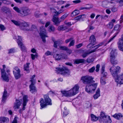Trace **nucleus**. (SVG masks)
<instances>
[{"label": "nucleus", "mask_w": 123, "mask_h": 123, "mask_svg": "<svg viewBox=\"0 0 123 123\" xmlns=\"http://www.w3.org/2000/svg\"><path fill=\"white\" fill-rule=\"evenodd\" d=\"M45 102L43 99L41 98L40 101L41 109L45 107L46 106L48 105H52L51 99L49 98L47 95H45L44 96Z\"/></svg>", "instance_id": "obj_1"}, {"label": "nucleus", "mask_w": 123, "mask_h": 123, "mask_svg": "<svg viewBox=\"0 0 123 123\" xmlns=\"http://www.w3.org/2000/svg\"><path fill=\"white\" fill-rule=\"evenodd\" d=\"M98 83H93L92 82L90 84L87 85L86 87V91L89 93H94L96 90Z\"/></svg>", "instance_id": "obj_2"}, {"label": "nucleus", "mask_w": 123, "mask_h": 123, "mask_svg": "<svg viewBox=\"0 0 123 123\" xmlns=\"http://www.w3.org/2000/svg\"><path fill=\"white\" fill-rule=\"evenodd\" d=\"M35 77V75H34L30 78L31 80L30 81L31 82V84L29 86V88L30 91L32 93H33L37 91L36 87L34 85L36 83V80L34 79Z\"/></svg>", "instance_id": "obj_3"}, {"label": "nucleus", "mask_w": 123, "mask_h": 123, "mask_svg": "<svg viewBox=\"0 0 123 123\" xmlns=\"http://www.w3.org/2000/svg\"><path fill=\"white\" fill-rule=\"evenodd\" d=\"M56 70L57 74H60L66 76H68L70 74L69 70L65 67L62 68H56Z\"/></svg>", "instance_id": "obj_4"}, {"label": "nucleus", "mask_w": 123, "mask_h": 123, "mask_svg": "<svg viewBox=\"0 0 123 123\" xmlns=\"http://www.w3.org/2000/svg\"><path fill=\"white\" fill-rule=\"evenodd\" d=\"M121 68L119 66L115 67L114 66H112L110 69V70L113 77H114L117 75V73L120 70Z\"/></svg>", "instance_id": "obj_5"}, {"label": "nucleus", "mask_w": 123, "mask_h": 123, "mask_svg": "<svg viewBox=\"0 0 123 123\" xmlns=\"http://www.w3.org/2000/svg\"><path fill=\"white\" fill-rule=\"evenodd\" d=\"M93 79L92 76L87 75L82 77L81 80L83 83L87 85L92 82Z\"/></svg>", "instance_id": "obj_6"}, {"label": "nucleus", "mask_w": 123, "mask_h": 123, "mask_svg": "<svg viewBox=\"0 0 123 123\" xmlns=\"http://www.w3.org/2000/svg\"><path fill=\"white\" fill-rule=\"evenodd\" d=\"M53 57L55 60L59 61L63 59H67L68 58L67 55L63 53L57 54L53 55Z\"/></svg>", "instance_id": "obj_7"}, {"label": "nucleus", "mask_w": 123, "mask_h": 123, "mask_svg": "<svg viewBox=\"0 0 123 123\" xmlns=\"http://www.w3.org/2000/svg\"><path fill=\"white\" fill-rule=\"evenodd\" d=\"M115 50H112L110 54V61L112 64H116L117 63V60L115 59Z\"/></svg>", "instance_id": "obj_8"}, {"label": "nucleus", "mask_w": 123, "mask_h": 123, "mask_svg": "<svg viewBox=\"0 0 123 123\" xmlns=\"http://www.w3.org/2000/svg\"><path fill=\"white\" fill-rule=\"evenodd\" d=\"M115 81L120 84H123V73L118 75H117L114 77Z\"/></svg>", "instance_id": "obj_9"}, {"label": "nucleus", "mask_w": 123, "mask_h": 123, "mask_svg": "<svg viewBox=\"0 0 123 123\" xmlns=\"http://www.w3.org/2000/svg\"><path fill=\"white\" fill-rule=\"evenodd\" d=\"M13 72L16 79H18L20 77V70L18 67H16L14 68Z\"/></svg>", "instance_id": "obj_10"}, {"label": "nucleus", "mask_w": 123, "mask_h": 123, "mask_svg": "<svg viewBox=\"0 0 123 123\" xmlns=\"http://www.w3.org/2000/svg\"><path fill=\"white\" fill-rule=\"evenodd\" d=\"M30 11L28 7H23L21 8L20 16L22 17L27 16L29 14Z\"/></svg>", "instance_id": "obj_11"}, {"label": "nucleus", "mask_w": 123, "mask_h": 123, "mask_svg": "<svg viewBox=\"0 0 123 123\" xmlns=\"http://www.w3.org/2000/svg\"><path fill=\"white\" fill-rule=\"evenodd\" d=\"M1 77L3 80L5 81L8 82L9 81V79L8 75L5 72V70H1Z\"/></svg>", "instance_id": "obj_12"}, {"label": "nucleus", "mask_w": 123, "mask_h": 123, "mask_svg": "<svg viewBox=\"0 0 123 123\" xmlns=\"http://www.w3.org/2000/svg\"><path fill=\"white\" fill-rule=\"evenodd\" d=\"M119 49L123 51V34L121 36V38L118 39L117 43Z\"/></svg>", "instance_id": "obj_13"}, {"label": "nucleus", "mask_w": 123, "mask_h": 123, "mask_svg": "<svg viewBox=\"0 0 123 123\" xmlns=\"http://www.w3.org/2000/svg\"><path fill=\"white\" fill-rule=\"evenodd\" d=\"M39 33L40 35L42 41L44 43L46 42L45 37H48L46 32L44 31H40Z\"/></svg>", "instance_id": "obj_14"}, {"label": "nucleus", "mask_w": 123, "mask_h": 123, "mask_svg": "<svg viewBox=\"0 0 123 123\" xmlns=\"http://www.w3.org/2000/svg\"><path fill=\"white\" fill-rule=\"evenodd\" d=\"M52 21L54 23V25L56 26H58L61 22L58 18L55 16H53Z\"/></svg>", "instance_id": "obj_15"}, {"label": "nucleus", "mask_w": 123, "mask_h": 123, "mask_svg": "<svg viewBox=\"0 0 123 123\" xmlns=\"http://www.w3.org/2000/svg\"><path fill=\"white\" fill-rule=\"evenodd\" d=\"M22 100H16V103L14 104L13 108L15 110L18 109L19 106L21 104Z\"/></svg>", "instance_id": "obj_16"}, {"label": "nucleus", "mask_w": 123, "mask_h": 123, "mask_svg": "<svg viewBox=\"0 0 123 123\" xmlns=\"http://www.w3.org/2000/svg\"><path fill=\"white\" fill-rule=\"evenodd\" d=\"M13 37L14 39H16L17 40V42L18 45V43H20V44L22 43V38L21 37L18 36L17 34H14L13 35Z\"/></svg>", "instance_id": "obj_17"}, {"label": "nucleus", "mask_w": 123, "mask_h": 123, "mask_svg": "<svg viewBox=\"0 0 123 123\" xmlns=\"http://www.w3.org/2000/svg\"><path fill=\"white\" fill-rule=\"evenodd\" d=\"M71 96L76 95L77 92V85H75L71 89L69 90Z\"/></svg>", "instance_id": "obj_18"}, {"label": "nucleus", "mask_w": 123, "mask_h": 123, "mask_svg": "<svg viewBox=\"0 0 123 123\" xmlns=\"http://www.w3.org/2000/svg\"><path fill=\"white\" fill-rule=\"evenodd\" d=\"M28 97L26 95H24L23 98V107L22 109L24 110L25 109V106L26 105V103L28 101L27 99Z\"/></svg>", "instance_id": "obj_19"}, {"label": "nucleus", "mask_w": 123, "mask_h": 123, "mask_svg": "<svg viewBox=\"0 0 123 123\" xmlns=\"http://www.w3.org/2000/svg\"><path fill=\"white\" fill-rule=\"evenodd\" d=\"M7 92L6 90H5L3 94L1 100V103H4L5 102L7 98Z\"/></svg>", "instance_id": "obj_20"}, {"label": "nucleus", "mask_w": 123, "mask_h": 123, "mask_svg": "<svg viewBox=\"0 0 123 123\" xmlns=\"http://www.w3.org/2000/svg\"><path fill=\"white\" fill-rule=\"evenodd\" d=\"M52 12H53L54 13V16H56L59 15L60 13L63 11V10L62 9L60 10L58 12H57L53 8H51Z\"/></svg>", "instance_id": "obj_21"}, {"label": "nucleus", "mask_w": 123, "mask_h": 123, "mask_svg": "<svg viewBox=\"0 0 123 123\" xmlns=\"http://www.w3.org/2000/svg\"><path fill=\"white\" fill-rule=\"evenodd\" d=\"M9 119L4 117H0V123H8Z\"/></svg>", "instance_id": "obj_22"}, {"label": "nucleus", "mask_w": 123, "mask_h": 123, "mask_svg": "<svg viewBox=\"0 0 123 123\" xmlns=\"http://www.w3.org/2000/svg\"><path fill=\"white\" fill-rule=\"evenodd\" d=\"M61 92L63 96L67 97L71 96L69 91H67L64 90L61 91Z\"/></svg>", "instance_id": "obj_23"}, {"label": "nucleus", "mask_w": 123, "mask_h": 123, "mask_svg": "<svg viewBox=\"0 0 123 123\" xmlns=\"http://www.w3.org/2000/svg\"><path fill=\"white\" fill-rule=\"evenodd\" d=\"M11 21L15 25L17 26H18L20 28V26H21V24L22 23H21V22L20 21H16L15 20H11Z\"/></svg>", "instance_id": "obj_24"}, {"label": "nucleus", "mask_w": 123, "mask_h": 123, "mask_svg": "<svg viewBox=\"0 0 123 123\" xmlns=\"http://www.w3.org/2000/svg\"><path fill=\"white\" fill-rule=\"evenodd\" d=\"M112 116L113 117L117 120L120 119L123 117V115L121 113L115 114Z\"/></svg>", "instance_id": "obj_25"}, {"label": "nucleus", "mask_w": 123, "mask_h": 123, "mask_svg": "<svg viewBox=\"0 0 123 123\" xmlns=\"http://www.w3.org/2000/svg\"><path fill=\"white\" fill-rule=\"evenodd\" d=\"M96 40L95 36L93 35H92L90 37L89 42L90 43H92L96 44Z\"/></svg>", "instance_id": "obj_26"}, {"label": "nucleus", "mask_w": 123, "mask_h": 123, "mask_svg": "<svg viewBox=\"0 0 123 123\" xmlns=\"http://www.w3.org/2000/svg\"><path fill=\"white\" fill-rule=\"evenodd\" d=\"M100 90L99 88L97 89L96 92V94L93 96V97L94 99H96L100 95Z\"/></svg>", "instance_id": "obj_27"}, {"label": "nucleus", "mask_w": 123, "mask_h": 123, "mask_svg": "<svg viewBox=\"0 0 123 123\" xmlns=\"http://www.w3.org/2000/svg\"><path fill=\"white\" fill-rule=\"evenodd\" d=\"M21 23L22 24H21L20 28L21 30H23V29L22 26L23 27H28L29 26V23H28L26 22H21Z\"/></svg>", "instance_id": "obj_28"}, {"label": "nucleus", "mask_w": 123, "mask_h": 123, "mask_svg": "<svg viewBox=\"0 0 123 123\" xmlns=\"http://www.w3.org/2000/svg\"><path fill=\"white\" fill-rule=\"evenodd\" d=\"M1 11L2 13H6L9 11V9L8 8L5 6H3L1 8Z\"/></svg>", "instance_id": "obj_29"}, {"label": "nucleus", "mask_w": 123, "mask_h": 123, "mask_svg": "<svg viewBox=\"0 0 123 123\" xmlns=\"http://www.w3.org/2000/svg\"><path fill=\"white\" fill-rule=\"evenodd\" d=\"M91 120L93 122L96 121H97L98 119V117L92 114H91Z\"/></svg>", "instance_id": "obj_30"}, {"label": "nucleus", "mask_w": 123, "mask_h": 123, "mask_svg": "<svg viewBox=\"0 0 123 123\" xmlns=\"http://www.w3.org/2000/svg\"><path fill=\"white\" fill-rule=\"evenodd\" d=\"M103 45V43H100V44H98L97 45H96L93 47H92V48H94V49L90 51L91 52H92V53L94 52L95 51H96V49H97L100 46L102 45Z\"/></svg>", "instance_id": "obj_31"}, {"label": "nucleus", "mask_w": 123, "mask_h": 123, "mask_svg": "<svg viewBox=\"0 0 123 123\" xmlns=\"http://www.w3.org/2000/svg\"><path fill=\"white\" fill-rule=\"evenodd\" d=\"M18 45L20 48L21 49L22 51H25L26 48L23 43L21 44H20V43H18Z\"/></svg>", "instance_id": "obj_32"}, {"label": "nucleus", "mask_w": 123, "mask_h": 123, "mask_svg": "<svg viewBox=\"0 0 123 123\" xmlns=\"http://www.w3.org/2000/svg\"><path fill=\"white\" fill-rule=\"evenodd\" d=\"M86 16L84 14L77 16V21L84 20L83 18L85 17Z\"/></svg>", "instance_id": "obj_33"}, {"label": "nucleus", "mask_w": 123, "mask_h": 123, "mask_svg": "<svg viewBox=\"0 0 123 123\" xmlns=\"http://www.w3.org/2000/svg\"><path fill=\"white\" fill-rule=\"evenodd\" d=\"M67 27L64 25H61L58 26L57 29L59 31L65 30H66Z\"/></svg>", "instance_id": "obj_34"}, {"label": "nucleus", "mask_w": 123, "mask_h": 123, "mask_svg": "<svg viewBox=\"0 0 123 123\" xmlns=\"http://www.w3.org/2000/svg\"><path fill=\"white\" fill-rule=\"evenodd\" d=\"M54 43V47L55 48H57V46L61 44L60 42L59 41H55L54 40H53Z\"/></svg>", "instance_id": "obj_35"}, {"label": "nucleus", "mask_w": 123, "mask_h": 123, "mask_svg": "<svg viewBox=\"0 0 123 123\" xmlns=\"http://www.w3.org/2000/svg\"><path fill=\"white\" fill-rule=\"evenodd\" d=\"M30 64V63H27L25 64L24 65V68L25 70L27 71H29V65Z\"/></svg>", "instance_id": "obj_36"}, {"label": "nucleus", "mask_w": 123, "mask_h": 123, "mask_svg": "<svg viewBox=\"0 0 123 123\" xmlns=\"http://www.w3.org/2000/svg\"><path fill=\"white\" fill-rule=\"evenodd\" d=\"M100 118H101L102 120H106L107 118L106 116L105 115V114L103 113L102 112L101 113Z\"/></svg>", "instance_id": "obj_37"}, {"label": "nucleus", "mask_w": 123, "mask_h": 123, "mask_svg": "<svg viewBox=\"0 0 123 123\" xmlns=\"http://www.w3.org/2000/svg\"><path fill=\"white\" fill-rule=\"evenodd\" d=\"M31 56L32 59V60H34L35 58H36L37 57L38 55L36 53H35V54H31Z\"/></svg>", "instance_id": "obj_38"}, {"label": "nucleus", "mask_w": 123, "mask_h": 123, "mask_svg": "<svg viewBox=\"0 0 123 123\" xmlns=\"http://www.w3.org/2000/svg\"><path fill=\"white\" fill-rule=\"evenodd\" d=\"M120 26L118 25H115L114 27V30L116 31H119L120 30Z\"/></svg>", "instance_id": "obj_39"}, {"label": "nucleus", "mask_w": 123, "mask_h": 123, "mask_svg": "<svg viewBox=\"0 0 123 123\" xmlns=\"http://www.w3.org/2000/svg\"><path fill=\"white\" fill-rule=\"evenodd\" d=\"M92 53L90 51L87 52L85 53L82 55V56L83 58H84L86 57L88 55Z\"/></svg>", "instance_id": "obj_40"}, {"label": "nucleus", "mask_w": 123, "mask_h": 123, "mask_svg": "<svg viewBox=\"0 0 123 123\" xmlns=\"http://www.w3.org/2000/svg\"><path fill=\"white\" fill-rule=\"evenodd\" d=\"M105 79V78L103 77H101L100 82L101 84L102 85L105 84L106 83Z\"/></svg>", "instance_id": "obj_41"}, {"label": "nucleus", "mask_w": 123, "mask_h": 123, "mask_svg": "<svg viewBox=\"0 0 123 123\" xmlns=\"http://www.w3.org/2000/svg\"><path fill=\"white\" fill-rule=\"evenodd\" d=\"M8 53L9 54L13 53L15 52V50L14 48H12L8 50Z\"/></svg>", "instance_id": "obj_42"}, {"label": "nucleus", "mask_w": 123, "mask_h": 123, "mask_svg": "<svg viewBox=\"0 0 123 123\" xmlns=\"http://www.w3.org/2000/svg\"><path fill=\"white\" fill-rule=\"evenodd\" d=\"M96 44L94 43H90L87 46V47L88 48H92V47Z\"/></svg>", "instance_id": "obj_43"}, {"label": "nucleus", "mask_w": 123, "mask_h": 123, "mask_svg": "<svg viewBox=\"0 0 123 123\" xmlns=\"http://www.w3.org/2000/svg\"><path fill=\"white\" fill-rule=\"evenodd\" d=\"M68 15V14L65 13L61 16L60 19L62 20H63L67 17Z\"/></svg>", "instance_id": "obj_44"}, {"label": "nucleus", "mask_w": 123, "mask_h": 123, "mask_svg": "<svg viewBox=\"0 0 123 123\" xmlns=\"http://www.w3.org/2000/svg\"><path fill=\"white\" fill-rule=\"evenodd\" d=\"M77 15V10H75L73 11L71 13V16L72 17H74Z\"/></svg>", "instance_id": "obj_45"}, {"label": "nucleus", "mask_w": 123, "mask_h": 123, "mask_svg": "<svg viewBox=\"0 0 123 123\" xmlns=\"http://www.w3.org/2000/svg\"><path fill=\"white\" fill-rule=\"evenodd\" d=\"M13 9L17 12L18 13H20V14L21 11L18 7L16 6L14 7L13 8Z\"/></svg>", "instance_id": "obj_46"}, {"label": "nucleus", "mask_w": 123, "mask_h": 123, "mask_svg": "<svg viewBox=\"0 0 123 123\" xmlns=\"http://www.w3.org/2000/svg\"><path fill=\"white\" fill-rule=\"evenodd\" d=\"M113 26V24L112 22H110L107 25L108 27L110 29L112 28Z\"/></svg>", "instance_id": "obj_47"}, {"label": "nucleus", "mask_w": 123, "mask_h": 123, "mask_svg": "<svg viewBox=\"0 0 123 123\" xmlns=\"http://www.w3.org/2000/svg\"><path fill=\"white\" fill-rule=\"evenodd\" d=\"M60 48L62 50H66L68 49V47L65 46H60Z\"/></svg>", "instance_id": "obj_48"}, {"label": "nucleus", "mask_w": 123, "mask_h": 123, "mask_svg": "<svg viewBox=\"0 0 123 123\" xmlns=\"http://www.w3.org/2000/svg\"><path fill=\"white\" fill-rule=\"evenodd\" d=\"M94 61V59L92 58H89L87 59V62L88 63H91L92 62Z\"/></svg>", "instance_id": "obj_49"}, {"label": "nucleus", "mask_w": 123, "mask_h": 123, "mask_svg": "<svg viewBox=\"0 0 123 123\" xmlns=\"http://www.w3.org/2000/svg\"><path fill=\"white\" fill-rule=\"evenodd\" d=\"M118 33L119 32H117L116 33H115V35L112 38H111V39H110L108 41V43H110L111 41H112L114 38L116 36V35L118 34Z\"/></svg>", "instance_id": "obj_50"}, {"label": "nucleus", "mask_w": 123, "mask_h": 123, "mask_svg": "<svg viewBox=\"0 0 123 123\" xmlns=\"http://www.w3.org/2000/svg\"><path fill=\"white\" fill-rule=\"evenodd\" d=\"M84 61L85 60L84 59H77V64L84 63Z\"/></svg>", "instance_id": "obj_51"}, {"label": "nucleus", "mask_w": 123, "mask_h": 123, "mask_svg": "<svg viewBox=\"0 0 123 123\" xmlns=\"http://www.w3.org/2000/svg\"><path fill=\"white\" fill-rule=\"evenodd\" d=\"M72 41L70 42L68 46L69 47H70L71 46L74 45L75 41L74 40H72Z\"/></svg>", "instance_id": "obj_52"}, {"label": "nucleus", "mask_w": 123, "mask_h": 123, "mask_svg": "<svg viewBox=\"0 0 123 123\" xmlns=\"http://www.w3.org/2000/svg\"><path fill=\"white\" fill-rule=\"evenodd\" d=\"M31 30H37V27L34 25H31Z\"/></svg>", "instance_id": "obj_53"}, {"label": "nucleus", "mask_w": 123, "mask_h": 123, "mask_svg": "<svg viewBox=\"0 0 123 123\" xmlns=\"http://www.w3.org/2000/svg\"><path fill=\"white\" fill-rule=\"evenodd\" d=\"M95 69V68L94 66L93 67L91 68L89 70V71L90 73H92L93 72Z\"/></svg>", "instance_id": "obj_54"}, {"label": "nucleus", "mask_w": 123, "mask_h": 123, "mask_svg": "<svg viewBox=\"0 0 123 123\" xmlns=\"http://www.w3.org/2000/svg\"><path fill=\"white\" fill-rule=\"evenodd\" d=\"M107 75V73L106 72H104L102 73L101 77L104 78L105 79Z\"/></svg>", "instance_id": "obj_55"}, {"label": "nucleus", "mask_w": 123, "mask_h": 123, "mask_svg": "<svg viewBox=\"0 0 123 123\" xmlns=\"http://www.w3.org/2000/svg\"><path fill=\"white\" fill-rule=\"evenodd\" d=\"M49 29L51 31H54L55 30V28L53 25H50L49 27Z\"/></svg>", "instance_id": "obj_56"}, {"label": "nucleus", "mask_w": 123, "mask_h": 123, "mask_svg": "<svg viewBox=\"0 0 123 123\" xmlns=\"http://www.w3.org/2000/svg\"><path fill=\"white\" fill-rule=\"evenodd\" d=\"M92 7H80V10H82L84 9H90V8H92Z\"/></svg>", "instance_id": "obj_57"}, {"label": "nucleus", "mask_w": 123, "mask_h": 123, "mask_svg": "<svg viewBox=\"0 0 123 123\" xmlns=\"http://www.w3.org/2000/svg\"><path fill=\"white\" fill-rule=\"evenodd\" d=\"M86 106L87 108H91L92 106V105L91 103L88 102L86 104Z\"/></svg>", "instance_id": "obj_58"}, {"label": "nucleus", "mask_w": 123, "mask_h": 123, "mask_svg": "<svg viewBox=\"0 0 123 123\" xmlns=\"http://www.w3.org/2000/svg\"><path fill=\"white\" fill-rule=\"evenodd\" d=\"M76 101L77 100L75 99H73L72 101L73 104L75 107L77 105Z\"/></svg>", "instance_id": "obj_59"}, {"label": "nucleus", "mask_w": 123, "mask_h": 123, "mask_svg": "<svg viewBox=\"0 0 123 123\" xmlns=\"http://www.w3.org/2000/svg\"><path fill=\"white\" fill-rule=\"evenodd\" d=\"M111 10L112 12H115L117 11V9L116 8L113 7L111 8Z\"/></svg>", "instance_id": "obj_60"}, {"label": "nucleus", "mask_w": 123, "mask_h": 123, "mask_svg": "<svg viewBox=\"0 0 123 123\" xmlns=\"http://www.w3.org/2000/svg\"><path fill=\"white\" fill-rule=\"evenodd\" d=\"M69 113V112L68 111H64L63 113V116H66Z\"/></svg>", "instance_id": "obj_61"}, {"label": "nucleus", "mask_w": 123, "mask_h": 123, "mask_svg": "<svg viewBox=\"0 0 123 123\" xmlns=\"http://www.w3.org/2000/svg\"><path fill=\"white\" fill-rule=\"evenodd\" d=\"M0 28L1 30L3 31L5 29V27L4 25L0 24Z\"/></svg>", "instance_id": "obj_62"}, {"label": "nucleus", "mask_w": 123, "mask_h": 123, "mask_svg": "<svg viewBox=\"0 0 123 123\" xmlns=\"http://www.w3.org/2000/svg\"><path fill=\"white\" fill-rule=\"evenodd\" d=\"M66 51H67V53H68L69 55L72 52V50L68 48V49H67Z\"/></svg>", "instance_id": "obj_63"}, {"label": "nucleus", "mask_w": 123, "mask_h": 123, "mask_svg": "<svg viewBox=\"0 0 123 123\" xmlns=\"http://www.w3.org/2000/svg\"><path fill=\"white\" fill-rule=\"evenodd\" d=\"M52 53L50 51H47L45 54V55L46 56H48L50 55H51Z\"/></svg>", "instance_id": "obj_64"}]
</instances>
